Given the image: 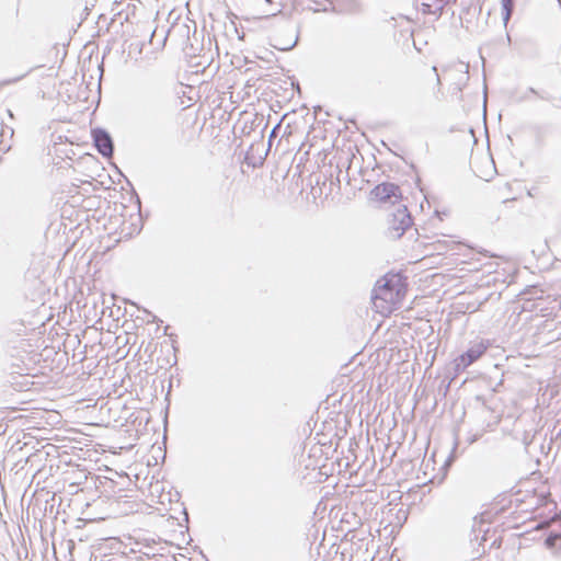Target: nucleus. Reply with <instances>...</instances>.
<instances>
[{"mask_svg":"<svg viewBox=\"0 0 561 561\" xmlns=\"http://www.w3.org/2000/svg\"><path fill=\"white\" fill-rule=\"evenodd\" d=\"M28 72H25L19 77H15V78H12V79H7V80H3V81H0V88L2 87H5V85H9V84H12V83H15L18 81H20L21 79H23Z\"/></svg>","mask_w":561,"mask_h":561,"instance_id":"f8f14e48","label":"nucleus"},{"mask_svg":"<svg viewBox=\"0 0 561 561\" xmlns=\"http://www.w3.org/2000/svg\"><path fill=\"white\" fill-rule=\"evenodd\" d=\"M7 114L9 115L10 118H14V114L11 110H7Z\"/></svg>","mask_w":561,"mask_h":561,"instance_id":"dca6fc26","label":"nucleus"},{"mask_svg":"<svg viewBox=\"0 0 561 561\" xmlns=\"http://www.w3.org/2000/svg\"><path fill=\"white\" fill-rule=\"evenodd\" d=\"M527 93H530V94L537 95V96H539V98H540V99H542V100H548V98H547L546 95L540 94V93H539L537 90H535L534 88H529V89L527 90Z\"/></svg>","mask_w":561,"mask_h":561,"instance_id":"4468645a","label":"nucleus"},{"mask_svg":"<svg viewBox=\"0 0 561 561\" xmlns=\"http://www.w3.org/2000/svg\"><path fill=\"white\" fill-rule=\"evenodd\" d=\"M490 346L491 343L489 340H480L471 344V346L466 352L454 359L453 369L455 375L465 371L466 368L480 359Z\"/></svg>","mask_w":561,"mask_h":561,"instance_id":"7ed1b4c3","label":"nucleus"},{"mask_svg":"<svg viewBox=\"0 0 561 561\" xmlns=\"http://www.w3.org/2000/svg\"><path fill=\"white\" fill-rule=\"evenodd\" d=\"M535 437V434H531L530 432H524L522 437V443L525 447V451L528 453V447L533 443V439Z\"/></svg>","mask_w":561,"mask_h":561,"instance_id":"9b49d317","label":"nucleus"},{"mask_svg":"<svg viewBox=\"0 0 561 561\" xmlns=\"http://www.w3.org/2000/svg\"><path fill=\"white\" fill-rule=\"evenodd\" d=\"M168 107L169 95L163 89L153 87L144 90L138 103V114L142 126L150 133L161 131Z\"/></svg>","mask_w":561,"mask_h":561,"instance_id":"f257e3e1","label":"nucleus"},{"mask_svg":"<svg viewBox=\"0 0 561 561\" xmlns=\"http://www.w3.org/2000/svg\"><path fill=\"white\" fill-rule=\"evenodd\" d=\"M501 5L503 25L506 27L514 12V0H501Z\"/></svg>","mask_w":561,"mask_h":561,"instance_id":"6e6552de","label":"nucleus"},{"mask_svg":"<svg viewBox=\"0 0 561 561\" xmlns=\"http://www.w3.org/2000/svg\"><path fill=\"white\" fill-rule=\"evenodd\" d=\"M405 291L407 286L401 276L391 274L377 280L373 298L394 304L404 297Z\"/></svg>","mask_w":561,"mask_h":561,"instance_id":"f03ea898","label":"nucleus"},{"mask_svg":"<svg viewBox=\"0 0 561 561\" xmlns=\"http://www.w3.org/2000/svg\"><path fill=\"white\" fill-rule=\"evenodd\" d=\"M559 540H561V534L552 531L546 538L545 543L548 548H554L557 545V541H559Z\"/></svg>","mask_w":561,"mask_h":561,"instance_id":"9d476101","label":"nucleus"},{"mask_svg":"<svg viewBox=\"0 0 561 561\" xmlns=\"http://www.w3.org/2000/svg\"><path fill=\"white\" fill-rule=\"evenodd\" d=\"M412 225L411 215L405 206L398 208L389 221L388 236L392 239H399L404 231Z\"/></svg>","mask_w":561,"mask_h":561,"instance_id":"20e7f679","label":"nucleus"},{"mask_svg":"<svg viewBox=\"0 0 561 561\" xmlns=\"http://www.w3.org/2000/svg\"><path fill=\"white\" fill-rule=\"evenodd\" d=\"M527 99H528L527 94H525L524 96H522V100H527Z\"/></svg>","mask_w":561,"mask_h":561,"instance_id":"aec40b11","label":"nucleus"},{"mask_svg":"<svg viewBox=\"0 0 561 561\" xmlns=\"http://www.w3.org/2000/svg\"><path fill=\"white\" fill-rule=\"evenodd\" d=\"M433 71H434L435 73H437V68H436L435 66L433 67ZM436 76H438V75H436ZM437 83H438V84L440 83V79H439V77H437Z\"/></svg>","mask_w":561,"mask_h":561,"instance_id":"f3484780","label":"nucleus"},{"mask_svg":"<svg viewBox=\"0 0 561 561\" xmlns=\"http://www.w3.org/2000/svg\"><path fill=\"white\" fill-rule=\"evenodd\" d=\"M102 561H112V560H102Z\"/></svg>","mask_w":561,"mask_h":561,"instance_id":"412c9836","label":"nucleus"},{"mask_svg":"<svg viewBox=\"0 0 561 561\" xmlns=\"http://www.w3.org/2000/svg\"><path fill=\"white\" fill-rule=\"evenodd\" d=\"M274 134H275V128L272 129V133L270 135V139L274 136Z\"/></svg>","mask_w":561,"mask_h":561,"instance_id":"6ab92c4d","label":"nucleus"},{"mask_svg":"<svg viewBox=\"0 0 561 561\" xmlns=\"http://www.w3.org/2000/svg\"><path fill=\"white\" fill-rule=\"evenodd\" d=\"M480 437H481V434H478V433L472 434L467 437V442H468V444L471 445V444L476 443Z\"/></svg>","mask_w":561,"mask_h":561,"instance_id":"ddd939ff","label":"nucleus"},{"mask_svg":"<svg viewBox=\"0 0 561 561\" xmlns=\"http://www.w3.org/2000/svg\"><path fill=\"white\" fill-rule=\"evenodd\" d=\"M370 195L373 196V198L379 202L390 203L393 205L400 202L402 198L399 185L391 182H382L376 185L371 190Z\"/></svg>","mask_w":561,"mask_h":561,"instance_id":"39448f33","label":"nucleus"},{"mask_svg":"<svg viewBox=\"0 0 561 561\" xmlns=\"http://www.w3.org/2000/svg\"><path fill=\"white\" fill-rule=\"evenodd\" d=\"M332 12L339 15H360L365 12L362 0H334Z\"/></svg>","mask_w":561,"mask_h":561,"instance_id":"0eeeda50","label":"nucleus"},{"mask_svg":"<svg viewBox=\"0 0 561 561\" xmlns=\"http://www.w3.org/2000/svg\"><path fill=\"white\" fill-rule=\"evenodd\" d=\"M4 128H7L9 130V135H10V139H11L14 135V129L12 127L4 126L3 124H2V130L0 133V137L1 138L4 137V134H5ZM10 149H11V144H5V141L3 139H0V151L8 152Z\"/></svg>","mask_w":561,"mask_h":561,"instance_id":"1a4fd4ad","label":"nucleus"},{"mask_svg":"<svg viewBox=\"0 0 561 561\" xmlns=\"http://www.w3.org/2000/svg\"><path fill=\"white\" fill-rule=\"evenodd\" d=\"M297 41H298V38H296V39H295V42H294L291 45H289V46H287V47H285V48H283V49H284V50H289V49H291L294 46H296Z\"/></svg>","mask_w":561,"mask_h":561,"instance_id":"2eb2a0df","label":"nucleus"},{"mask_svg":"<svg viewBox=\"0 0 561 561\" xmlns=\"http://www.w3.org/2000/svg\"><path fill=\"white\" fill-rule=\"evenodd\" d=\"M93 145L98 152L104 158H111L114 154V142L112 136L104 128L98 127L92 129Z\"/></svg>","mask_w":561,"mask_h":561,"instance_id":"423d86ee","label":"nucleus"},{"mask_svg":"<svg viewBox=\"0 0 561 561\" xmlns=\"http://www.w3.org/2000/svg\"><path fill=\"white\" fill-rule=\"evenodd\" d=\"M506 41H507L508 44H511L512 39H511L510 34H506Z\"/></svg>","mask_w":561,"mask_h":561,"instance_id":"a211bd4d","label":"nucleus"}]
</instances>
